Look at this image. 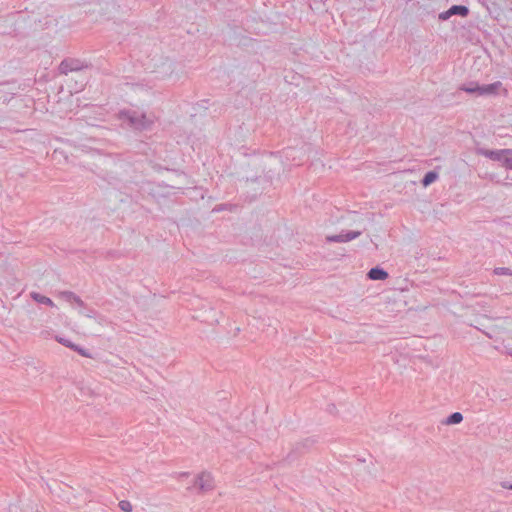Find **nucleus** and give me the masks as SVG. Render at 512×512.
I'll use <instances>...</instances> for the list:
<instances>
[{"instance_id":"f257e3e1","label":"nucleus","mask_w":512,"mask_h":512,"mask_svg":"<svg viewBox=\"0 0 512 512\" xmlns=\"http://www.w3.org/2000/svg\"><path fill=\"white\" fill-rule=\"evenodd\" d=\"M119 118L123 122H127L133 128L139 129V130L148 128L154 121L153 116H151V115L148 116V115L138 112L136 110L120 111Z\"/></svg>"},{"instance_id":"f03ea898","label":"nucleus","mask_w":512,"mask_h":512,"mask_svg":"<svg viewBox=\"0 0 512 512\" xmlns=\"http://www.w3.org/2000/svg\"><path fill=\"white\" fill-rule=\"evenodd\" d=\"M478 153L494 161L502 162L507 168L512 170V149L488 150L479 149Z\"/></svg>"},{"instance_id":"7ed1b4c3","label":"nucleus","mask_w":512,"mask_h":512,"mask_svg":"<svg viewBox=\"0 0 512 512\" xmlns=\"http://www.w3.org/2000/svg\"><path fill=\"white\" fill-rule=\"evenodd\" d=\"M87 67H88V65L79 59L68 58V59L63 60L60 63L58 69L61 74L66 75L69 72L80 71Z\"/></svg>"},{"instance_id":"20e7f679","label":"nucleus","mask_w":512,"mask_h":512,"mask_svg":"<svg viewBox=\"0 0 512 512\" xmlns=\"http://www.w3.org/2000/svg\"><path fill=\"white\" fill-rule=\"evenodd\" d=\"M499 93H503L507 95L508 91L503 87L502 82L496 81L491 84L481 85L480 87V96H494Z\"/></svg>"},{"instance_id":"39448f33","label":"nucleus","mask_w":512,"mask_h":512,"mask_svg":"<svg viewBox=\"0 0 512 512\" xmlns=\"http://www.w3.org/2000/svg\"><path fill=\"white\" fill-rule=\"evenodd\" d=\"M195 484L202 492L211 491L214 488L213 476L209 472H201L197 476Z\"/></svg>"},{"instance_id":"423d86ee","label":"nucleus","mask_w":512,"mask_h":512,"mask_svg":"<svg viewBox=\"0 0 512 512\" xmlns=\"http://www.w3.org/2000/svg\"><path fill=\"white\" fill-rule=\"evenodd\" d=\"M55 339L58 343L78 352L81 356L88 357V358L91 357V354L88 350L80 347L79 345L74 344L70 339L62 337V336H56Z\"/></svg>"},{"instance_id":"0eeeda50","label":"nucleus","mask_w":512,"mask_h":512,"mask_svg":"<svg viewBox=\"0 0 512 512\" xmlns=\"http://www.w3.org/2000/svg\"><path fill=\"white\" fill-rule=\"evenodd\" d=\"M361 235L360 231H348L346 233H340L337 235H331L327 237V241L329 242H338L344 243L356 239Z\"/></svg>"},{"instance_id":"6e6552de","label":"nucleus","mask_w":512,"mask_h":512,"mask_svg":"<svg viewBox=\"0 0 512 512\" xmlns=\"http://www.w3.org/2000/svg\"><path fill=\"white\" fill-rule=\"evenodd\" d=\"M469 13V10L466 6L463 5H454L450 9H448L445 12H442L439 14V18L441 20H447L452 15H461V16H467Z\"/></svg>"},{"instance_id":"1a4fd4ad","label":"nucleus","mask_w":512,"mask_h":512,"mask_svg":"<svg viewBox=\"0 0 512 512\" xmlns=\"http://www.w3.org/2000/svg\"><path fill=\"white\" fill-rule=\"evenodd\" d=\"M58 296L72 306L83 307L84 305L81 298L71 291H61L58 293Z\"/></svg>"},{"instance_id":"9d476101","label":"nucleus","mask_w":512,"mask_h":512,"mask_svg":"<svg viewBox=\"0 0 512 512\" xmlns=\"http://www.w3.org/2000/svg\"><path fill=\"white\" fill-rule=\"evenodd\" d=\"M367 275L371 280H385L388 278V273L379 267L371 268Z\"/></svg>"},{"instance_id":"9b49d317","label":"nucleus","mask_w":512,"mask_h":512,"mask_svg":"<svg viewBox=\"0 0 512 512\" xmlns=\"http://www.w3.org/2000/svg\"><path fill=\"white\" fill-rule=\"evenodd\" d=\"M30 296L35 302L39 304L47 305L50 307L55 306L54 302L49 297H46L38 292H31Z\"/></svg>"},{"instance_id":"f8f14e48","label":"nucleus","mask_w":512,"mask_h":512,"mask_svg":"<svg viewBox=\"0 0 512 512\" xmlns=\"http://www.w3.org/2000/svg\"><path fill=\"white\" fill-rule=\"evenodd\" d=\"M480 87L481 85L478 82H470L468 84H463L460 87V90L465 91L469 94H477L480 96Z\"/></svg>"},{"instance_id":"ddd939ff","label":"nucleus","mask_w":512,"mask_h":512,"mask_svg":"<svg viewBox=\"0 0 512 512\" xmlns=\"http://www.w3.org/2000/svg\"><path fill=\"white\" fill-rule=\"evenodd\" d=\"M463 420V415L460 412H454L450 416H448L445 420V424L447 425H455L459 424Z\"/></svg>"},{"instance_id":"4468645a","label":"nucleus","mask_w":512,"mask_h":512,"mask_svg":"<svg viewBox=\"0 0 512 512\" xmlns=\"http://www.w3.org/2000/svg\"><path fill=\"white\" fill-rule=\"evenodd\" d=\"M438 178V173L435 171H429L425 174V176L422 179V185L424 187L429 186L432 184L436 179Z\"/></svg>"},{"instance_id":"2eb2a0df","label":"nucleus","mask_w":512,"mask_h":512,"mask_svg":"<svg viewBox=\"0 0 512 512\" xmlns=\"http://www.w3.org/2000/svg\"><path fill=\"white\" fill-rule=\"evenodd\" d=\"M496 275L512 276V269L507 267H498L494 269Z\"/></svg>"},{"instance_id":"dca6fc26","label":"nucleus","mask_w":512,"mask_h":512,"mask_svg":"<svg viewBox=\"0 0 512 512\" xmlns=\"http://www.w3.org/2000/svg\"><path fill=\"white\" fill-rule=\"evenodd\" d=\"M119 508L124 512H131L133 509L132 504L127 500L120 501Z\"/></svg>"},{"instance_id":"f3484780","label":"nucleus","mask_w":512,"mask_h":512,"mask_svg":"<svg viewBox=\"0 0 512 512\" xmlns=\"http://www.w3.org/2000/svg\"><path fill=\"white\" fill-rule=\"evenodd\" d=\"M501 487L504 488V489H510L512 490V483L508 482V481H503L500 483Z\"/></svg>"},{"instance_id":"a211bd4d","label":"nucleus","mask_w":512,"mask_h":512,"mask_svg":"<svg viewBox=\"0 0 512 512\" xmlns=\"http://www.w3.org/2000/svg\"><path fill=\"white\" fill-rule=\"evenodd\" d=\"M504 349H505L504 352L512 357V348L507 346V345H505Z\"/></svg>"},{"instance_id":"6ab92c4d","label":"nucleus","mask_w":512,"mask_h":512,"mask_svg":"<svg viewBox=\"0 0 512 512\" xmlns=\"http://www.w3.org/2000/svg\"><path fill=\"white\" fill-rule=\"evenodd\" d=\"M221 210H222V207L214 208V211H221Z\"/></svg>"}]
</instances>
